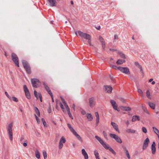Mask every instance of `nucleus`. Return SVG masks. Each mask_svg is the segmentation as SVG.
Instances as JSON below:
<instances>
[{"label": "nucleus", "mask_w": 159, "mask_h": 159, "mask_svg": "<svg viewBox=\"0 0 159 159\" xmlns=\"http://www.w3.org/2000/svg\"><path fill=\"white\" fill-rule=\"evenodd\" d=\"M95 116L96 117V119H97V118L99 119V114H98V112H96L95 113Z\"/></svg>", "instance_id": "nucleus-48"}, {"label": "nucleus", "mask_w": 159, "mask_h": 159, "mask_svg": "<svg viewBox=\"0 0 159 159\" xmlns=\"http://www.w3.org/2000/svg\"><path fill=\"white\" fill-rule=\"evenodd\" d=\"M114 39H118V37L117 35L116 34H115L114 36Z\"/></svg>", "instance_id": "nucleus-55"}, {"label": "nucleus", "mask_w": 159, "mask_h": 159, "mask_svg": "<svg viewBox=\"0 0 159 159\" xmlns=\"http://www.w3.org/2000/svg\"><path fill=\"white\" fill-rule=\"evenodd\" d=\"M119 70L123 73L129 75L130 72L129 69L127 67H120L119 68Z\"/></svg>", "instance_id": "nucleus-9"}, {"label": "nucleus", "mask_w": 159, "mask_h": 159, "mask_svg": "<svg viewBox=\"0 0 159 159\" xmlns=\"http://www.w3.org/2000/svg\"><path fill=\"white\" fill-rule=\"evenodd\" d=\"M126 124L127 125V126H128L129 124V122L128 120L126 122Z\"/></svg>", "instance_id": "nucleus-60"}, {"label": "nucleus", "mask_w": 159, "mask_h": 159, "mask_svg": "<svg viewBox=\"0 0 159 159\" xmlns=\"http://www.w3.org/2000/svg\"><path fill=\"white\" fill-rule=\"evenodd\" d=\"M137 120H140V118L139 116L135 115L133 116L132 120L133 122H135Z\"/></svg>", "instance_id": "nucleus-27"}, {"label": "nucleus", "mask_w": 159, "mask_h": 159, "mask_svg": "<svg viewBox=\"0 0 159 159\" xmlns=\"http://www.w3.org/2000/svg\"><path fill=\"white\" fill-rule=\"evenodd\" d=\"M69 116L72 119H73V118L71 114L69 115Z\"/></svg>", "instance_id": "nucleus-59"}, {"label": "nucleus", "mask_w": 159, "mask_h": 159, "mask_svg": "<svg viewBox=\"0 0 159 159\" xmlns=\"http://www.w3.org/2000/svg\"><path fill=\"white\" fill-rule=\"evenodd\" d=\"M34 110H35V112L37 113H38L39 112H40L39 110L38 109L37 107H35V108H34Z\"/></svg>", "instance_id": "nucleus-49"}, {"label": "nucleus", "mask_w": 159, "mask_h": 159, "mask_svg": "<svg viewBox=\"0 0 159 159\" xmlns=\"http://www.w3.org/2000/svg\"><path fill=\"white\" fill-rule=\"evenodd\" d=\"M72 108H73V110L75 111V104H73V105Z\"/></svg>", "instance_id": "nucleus-56"}, {"label": "nucleus", "mask_w": 159, "mask_h": 159, "mask_svg": "<svg viewBox=\"0 0 159 159\" xmlns=\"http://www.w3.org/2000/svg\"><path fill=\"white\" fill-rule=\"evenodd\" d=\"M41 120L43 122V123L44 126L45 127H47V123H46L45 120L43 118H42L41 119Z\"/></svg>", "instance_id": "nucleus-41"}, {"label": "nucleus", "mask_w": 159, "mask_h": 159, "mask_svg": "<svg viewBox=\"0 0 159 159\" xmlns=\"http://www.w3.org/2000/svg\"><path fill=\"white\" fill-rule=\"evenodd\" d=\"M27 141L26 140H25V142L23 143V145L24 146V147H26L27 145Z\"/></svg>", "instance_id": "nucleus-50"}, {"label": "nucleus", "mask_w": 159, "mask_h": 159, "mask_svg": "<svg viewBox=\"0 0 159 159\" xmlns=\"http://www.w3.org/2000/svg\"><path fill=\"white\" fill-rule=\"evenodd\" d=\"M110 67L113 68H114V69L119 70V68H120V67H117L116 66V65H111L110 66Z\"/></svg>", "instance_id": "nucleus-42"}, {"label": "nucleus", "mask_w": 159, "mask_h": 159, "mask_svg": "<svg viewBox=\"0 0 159 159\" xmlns=\"http://www.w3.org/2000/svg\"><path fill=\"white\" fill-rule=\"evenodd\" d=\"M142 131L145 133H146L147 132V130L145 127H143L142 128Z\"/></svg>", "instance_id": "nucleus-46"}, {"label": "nucleus", "mask_w": 159, "mask_h": 159, "mask_svg": "<svg viewBox=\"0 0 159 159\" xmlns=\"http://www.w3.org/2000/svg\"><path fill=\"white\" fill-rule=\"evenodd\" d=\"M23 89L25 93V95L27 98L30 99L31 98L29 90L25 85L23 86Z\"/></svg>", "instance_id": "nucleus-10"}, {"label": "nucleus", "mask_w": 159, "mask_h": 159, "mask_svg": "<svg viewBox=\"0 0 159 159\" xmlns=\"http://www.w3.org/2000/svg\"><path fill=\"white\" fill-rule=\"evenodd\" d=\"M94 153L97 159H100L99 154L97 150H95L94 152Z\"/></svg>", "instance_id": "nucleus-34"}, {"label": "nucleus", "mask_w": 159, "mask_h": 159, "mask_svg": "<svg viewBox=\"0 0 159 159\" xmlns=\"http://www.w3.org/2000/svg\"><path fill=\"white\" fill-rule=\"evenodd\" d=\"M35 153V157L38 159H39L40 157V152L39 150L37 149H36L34 150Z\"/></svg>", "instance_id": "nucleus-21"}, {"label": "nucleus", "mask_w": 159, "mask_h": 159, "mask_svg": "<svg viewBox=\"0 0 159 159\" xmlns=\"http://www.w3.org/2000/svg\"><path fill=\"white\" fill-rule=\"evenodd\" d=\"M120 108L121 110H124L126 111H130L131 110V108L129 107H124L123 106H121L120 107Z\"/></svg>", "instance_id": "nucleus-29"}, {"label": "nucleus", "mask_w": 159, "mask_h": 159, "mask_svg": "<svg viewBox=\"0 0 159 159\" xmlns=\"http://www.w3.org/2000/svg\"><path fill=\"white\" fill-rule=\"evenodd\" d=\"M156 143L154 142H153L151 145L152 152L153 154H155L156 151Z\"/></svg>", "instance_id": "nucleus-18"}, {"label": "nucleus", "mask_w": 159, "mask_h": 159, "mask_svg": "<svg viewBox=\"0 0 159 159\" xmlns=\"http://www.w3.org/2000/svg\"><path fill=\"white\" fill-rule=\"evenodd\" d=\"M95 137L104 148L106 149H108L114 155L116 154V153L115 151L108 144L106 143L100 137L97 136H95Z\"/></svg>", "instance_id": "nucleus-2"}, {"label": "nucleus", "mask_w": 159, "mask_h": 159, "mask_svg": "<svg viewBox=\"0 0 159 159\" xmlns=\"http://www.w3.org/2000/svg\"><path fill=\"white\" fill-rule=\"evenodd\" d=\"M43 84L44 86V87L48 92V93L50 94L51 96H52V93L51 91L49 89V87L46 85V84L44 82L43 83Z\"/></svg>", "instance_id": "nucleus-17"}, {"label": "nucleus", "mask_w": 159, "mask_h": 159, "mask_svg": "<svg viewBox=\"0 0 159 159\" xmlns=\"http://www.w3.org/2000/svg\"><path fill=\"white\" fill-rule=\"evenodd\" d=\"M63 104H64L65 106V107L68 106L67 104L66 103V102H65Z\"/></svg>", "instance_id": "nucleus-61"}, {"label": "nucleus", "mask_w": 159, "mask_h": 159, "mask_svg": "<svg viewBox=\"0 0 159 159\" xmlns=\"http://www.w3.org/2000/svg\"><path fill=\"white\" fill-rule=\"evenodd\" d=\"M99 40L102 43V45L103 49L104 51L105 50V43L104 39L101 36H99Z\"/></svg>", "instance_id": "nucleus-16"}, {"label": "nucleus", "mask_w": 159, "mask_h": 159, "mask_svg": "<svg viewBox=\"0 0 159 159\" xmlns=\"http://www.w3.org/2000/svg\"><path fill=\"white\" fill-rule=\"evenodd\" d=\"M48 2L51 7H54L56 6L57 2L56 0H48Z\"/></svg>", "instance_id": "nucleus-15"}, {"label": "nucleus", "mask_w": 159, "mask_h": 159, "mask_svg": "<svg viewBox=\"0 0 159 159\" xmlns=\"http://www.w3.org/2000/svg\"><path fill=\"white\" fill-rule=\"evenodd\" d=\"M63 104H64L65 106V107L68 106L67 104L66 103V102H65Z\"/></svg>", "instance_id": "nucleus-62"}, {"label": "nucleus", "mask_w": 159, "mask_h": 159, "mask_svg": "<svg viewBox=\"0 0 159 159\" xmlns=\"http://www.w3.org/2000/svg\"><path fill=\"white\" fill-rule=\"evenodd\" d=\"M117 53L120 55L121 58L124 59H125L126 58L125 55L122 52L119 51Z\"/></svg>", "instance_id": "nucleus-33"}, {"label": "nucleus", "mask_w": 159, "mask_h": 159, "mask_svg": "<svg viewBox=\"0 0 159 159\" xmlns=\"http://www.w3.org/2000/svg\"><path fill=\"white\" fill-rule=\"evenodd\" d=\"M74 135L78 139L80 142H82L83 140L80 137V136L77 134L76 132L75 131L73 133Z\"/></svg>", "instance_id": "nucleus-24"}, {"label": "nucleus", "mask_w": 159, "mask_h": 159, "mask_svg": "<svg viewBox=\"0 0 159 159\" xmlns=\"http://www.w3.org/2000/svg\"><path fill=\"white\" fill-rule=\"evenodd\" d=\"M105 88V91L106 92L109 93H111L112 92V88L108 85H105L104 86Z\"/></svg>", "instance_id": "nucleus-13"}, {"label": "nucleus", "mask_w": 159, "mask_h": 159, "mask_svg": "<svg viewBox=\"0 0 159 159\" xmlns=\"http://www.w3.org/2000/svg\"><path fill=\"white\" fill-rule=\"evenodd\" d=\"M67 125L70 131L72 132V133L75 131V130L72 127V126H71V125L70 124H68Z\"/></svg>", "instance_id": "nucleus-35"}, {"label": "nucleus", "mask_w": 159, "mask_h": 159, "mask_svg": "<svg viewBox=\"0 0 159 159\" xmlns=\"http://www.w3.org/2000/svg\"><path fill=\"white\" fill-rule=\"evenodd\" d=\"M123 148L124 149V152L125 153V155H126L128 159H130V157L129 155V153L127 149V148L126 147H124Z\"/></svg>", "instance_id": "nucleus-25"}, {"label": "nucleus", "mask_w": 159, "mask_h": 159, "mask_svg": "<svg viewBox=\"0 0 159 159\" xmlns=\"http://www.w3.org/2000/svg\"><path fill=\"white\" fill-rule=\"evenodd\" d=\"M24 68L26 70V71L29 74H30L31 71L30 68V67L29 65H28V66H26L24 67Z\"/></svg>", "instance_id": "nucleus-28"}, {"label": "nucleus", "mask_w": 159, "mask_h": 159, "mask_svg": "<svg viewBox=\"0 0 159 159\" xmlns=\"http://www.w3.org/2000/svg\"><path fill=\"white\" fill-rule=\"evenodd\" d=\"M81 113L83 115H85L86 113L85 111L84 110H82L81 111Z\"/></svg>", "instance_id": "nucleus-53"}, {"label": "nucleus", "mask_w": 159, "mask_h": 159, "mask_svg": "<svg viewBox=\"0 0 159 159\" xmlns=\"http://www.w3.org/2000/svg\"><path fill=\"white\" fill-rule=\"evenodd\" d=\"M125 60H122L121 59H119L116 62V63L117 65H121L123 63L125 62Z\"/></svg>", "instance_id": "nucleus-32"}, {"label": "nucleus", "mask_w": 159, "mask_h": 159, "mask_svg": "<svg viewBox=\"0 0 159 159\" xmlns=\"http://www.w3.org/2000/svg\"><path fill=\"white\" fill-rule=\"evenodd\" d=\"M110 50L111 51H116V49H111V48H110Z\"/></svg>", "instance_id": "nucleus-64"}, {"label": "nucleus", "mask_w": 159, "mask_h": 159, "mask_svg": "<svg viewBox=\"0 0 159 159\" xmlns=\"http://www.w3.org/2000/svg\"><path fill=\"white\" fill-rule=\"evenodd\" d=\"M31 83L33 86L34 88H37L40 85L39 81L37 79H32L31 80Z\"/></svg>", "instance_id": "nucleus-6"}, {"label": "nucleus", "mask_w": 159, "mask_h": 159, "mask_svg": "<svg viewBox=\"0 0 159 159\" xmlns=\"http://www.w3.org/2000/svg\"><path fill=\"white\" fill-rule=\"evenodd\" d=\"M36 120L38 124H39L40 123V121L39 119V118H38V119H37Z\"/></svg>", "instance_id": "nucleus-57"}, {"label": "nucleus", "mask_w": 159, "mask_h": 159, "mask_svg": "<svg viewBox=\"0 0 159 159\" xmlns=\"http://www.w3.org/2000/svg\"><path fill=\"white\" fill-rule=\"evenodd\" d=\"M146 96L148 98L150 99V93L149 90H147L146 91Z\"/></svg>", "instance_id": "nucleus-38"}, {"label": "nucleus", "mask_w": 159, "mask_h": 159, "mask_svg": "<svg viewBox=\"0 0 159 159\" xmlns=\"http://www.w3.org/2000/svg\"><path fill=\"white\" fill-rule=\"evenodd\" d=\"M95 137L104 148L106 149H108L114 155L116 154V153L115 151L108 144L106 143L100 137L97 136H95Z\"/></svg>", "instance_id": "nucleus-1"}, {"label": "nucleus", "mask_w": 159, "mask_h": 159, "mask_svg": "<svg viewBox=\"0 0 159 159\" xmlns=\"http://www.w3.org/2000/svg\"><path fill=\"white\" fill-rule=\"evenodd\" d=\"M138 92L140 94L141 96L142 97L143 96V93L142 90L140 89H138Z\"/></svg>", "instance_id": "nucleus-40"}, {"label": "nucleus", "mask_w": 159, "mask_h": 159, "mask_svg": "<svg viewBox=\"0 0 159 159\" xmlns=\"http://www.w3.org/2000/svg\"><path fill=\"white\" fill-rule=\"evenodd\" d=\"M111 124L112 126L114 128L116 131H117L118 133H120V131H119V129H118V125H117L115 122H111Z\"/></svg>", "instance_id": "nucleus-19"}, {"label": "nucleus", "mask_w": 159, "mask_h": 159, "mask_svg": "<svg viewBox=\"0 0 159 159\" xmlns=\"http://www.w3.org/2000/svg\"><path fill=\"white\" fill-rule=\"evenodd\" d=\"M60 107L61 108L62 111L63 112H64L65 111V108H64L62 104V103H61V102L60 103Z\"/></svg>", "instance_id": "nucleus-44"}, {"label": "nucleus", "mask_w": 159, "mask_h": 159, "mask_svg": "<svg viewBox=\"0 0 159 159\" xmlns=\"http://www.w3.org/2000/svg\"><path fill=\"white\" fill-rule=\"evenodd\" d=\"M135 65L136 66L140 69V71L143 74V72L141 66L137 62H135Z\"/></svg>", "instance_id": "nucleus-22"}, {"label": "nucleus", "mask_w": 159, "mask_h": 159, "mask_svg": "<svg viewBox=\"0 0 159 159\" xmlns=\"http://www.w3.org/2000/svg\"><path fill=\"white\" fill-rule=\"evenodd\" d=\"M34 94L36 98L37 99H38V95L37 93L36 90L34 91Z\"/></svg>", "instance_id": "nucleus-45"}, {"label": "nucleus", "mask_w": 159, "mask_h": 159, "mask_svg": "<svg viewBox=\"0 0 159 159\" xmlns=\"http://www.w3.org/2000/svg\"><path fill=\"white\" fill-rule=\"evenodd\" d=\"M42 153L44 159H46L47 157L46 152L45 150H43Z\"/></svg>", "instance_id": "nucleus-37"}, {"label": "nucleus", "mask_w": 159, "mask_h": 159, "mask_svg": "<svg viewBox=\"0 0 159 159\" xmlns=\"http://www.w3.org/2000/svg\"><path fill=\"white\" fill-rule=\"evenodd\" d=\"M78 33L79 34V35L81 38L88 40V42L90 46L91 45V37L89 34L85 33H84L80 30L78 31Z\"/></svg>", "instance_id": "nucleus-4"}, {"label": "nucleus", "mask_w": 159, "mask_h": 159, "mask_svg": "<svg viewBox=\"0 0 159 159\" xmlns=\"http://www.w3.org/2000/svg\"><path fill=\"white\" fill-rule=\"evenodd\" d=\"M66 142V140L65 138L63 136L62 137L59 143L58 148L59 149H61L62 148L63 146V143H65Z\"/></svg>", "instance_id": "nucleus-11"}, {"label": "nucleus", "mask_w": 159, "mask_h": 159, "mask_svg": "<svg viewBox=\"0 0 159 159\" xmlns=\"http://www.w3.org/2000/svg\"><path fill=\"white\" fill-rule=\"evenodd\" d=\"M89 105L91 107H94L96 103V99L94 98H90L89 99Z\"/></svg>", "instance_id": "nucleus-12"}, {"label": "nucleus", "mask_w": 159, "mask_h": 159, "mask_svg": "<svg viewBox=\"0 0 159 159\" xmlns=\"http://www.w3.org/2000/svg\"><path fill=\"white\" fill-rule=\"evenodd\" d=\"M149 142V140L148 138H147L144 141L143 146V150L145 149L147 147Z\"/></svg>", "instance_id": "nucleus-14"}, {"label": "nucleus", "mask_w": 159, "mask_h": 159, "mask_svg": "<svg viewBox=\"0 0 159 159\" xmlns=\"http://www.w3.org/2000/svg\"><path fill=\"white\" fill-rule=\"evenodd\" d=\"M24 137L23 136H22L21 137L20 139V141L21 143L24 140Z\"/></svg>", "instance_id": "nucleus-52"}, {"label": "nucleus", "mask_w": 159, "mask_h": 159, "mask_svg": "<svg viewBox=\"0 0 159 159\" xmlns=\"http://www.w3.org/2000/svg\"><path fill=\"white\" fill-rule=\"evenodd\" d=\"M126 131L128 133L134 134L136 133V131L130 129H128L126 130Z\"/></svg>", "instance_id": "nucleus-30"}, {"label": "nucleus", "mask_w": 159, "mask_h": 159, "mask_svg": "<svg viewBox=\"0 0 159 159\" xmlns=\"http://www.w3.org/2000/svg\"><path fill=\"white\" fill-rule=\"evenodd\" d=\"M13 100L15 102H18V99L16 97H12Z\"/></svg>", "instance_id": "nucleus-43"}, {"label": "nucleus", "mask_w": 159, "mask_h": 159, "mask_svg": "<svg viewBox=\"0 0 159 159\" xmlns=\"http://www.w3.org/2000/svg\"><path fill=\"white\" fill-rule=\"evenodd\" d=\"M38 95H39V98L40 101L41 102H42V95H41V93H39Z\"/></svg>", "instance_id": "nucleus-47"}, {"label": "nucleus", "mask_w": 159, "mask_h": 159, "mask_svg": "<svg viewBox=\"0 0 159 159\" xmlns=\"http://www.w3.org/2000/svg\"><path fill=\"white\" fill-rule=\"evenodd\" d=\"M99 119L97 118L96 119V125H98L99 122Z\"/></svg>", "instance_id": "nucleus-54"}, {"label": "nucleus", "mask_w": 159, "mask_h": 159, "mask_svg": "<svg viewBox=\"0 0 159 159\" xmlns=\"http://www.w3.org/2000/svg\"><path fill=\"white\" fill-rule=\"evenodd\" d=\"M148 104L149 107L152 109H155V104L152 102H148Z\"/></svg>", "instance_id": "nucleus-26"}, {"label": "nucleus", "mask_w": 159, "mask_h": 159, "mask_svg": "<svg viewBox=\"0 0 159 159\" xmlns=\"http://www.w3.org/2000/svg\"><path fill=\"white\" fill-rule=\"evenodd\" d=\"M12 59L15 64L17 67H19L18 62V58L17 55L14 53H12L11 54Z\"/></svg>", "instance_id": "nucleus-7"}, {"label": "nucleus", "mask_w": 159, "mask_h": 159, "mask_svg": "<svg viewBox=\"0 0 159 159\" xmlns=\"http://www.w3.org/2000/svg\"><path fill=\"white\" fill-rule=\"evenodd\" d=\"M22 63L24 67L29 65L27 61L25 60H23L22 61Z\"/></svg>", "instance_id": "nucleus-39"}, {"label": "nucleus", "mask_w": 159, "mask_h": 159, "mask_svg": "<svg viewBox=\"0 0 159 159\" xmlns=\"http://www.w3.org/2000/svg\"><path fill=\"white\" fill-rule=\"evenodd\" d=\"M13 127V123L11 122L10 123L7 128V131L9 134V136L11 141H12L13 139L12 137V128Z\"/></svg>", "instance_id": "nucleus-5"}, {"label": "nucleus", "mask_w": 159, "mask_h": 159, "mask_svg": "<svg viewBox=\"0 0 159 159\" xmlns=\"http://www.w3.org/2000/svg\"><path fill=\"white\" fill-rule=\"evenodd\" d=\"M153 129L154 132L157 134H159V130L156 127H153Z\"/></svg>", "instance_id": "nucleus-36"}, {"label": "nucleus", "mask_w": 159, "mask_h": 159, "mask_svg": "<svg viewBox=\"0 0 159 159\" xmlns=\"http://www.w3.org/2000/svg\"><path fill=\"white\" fill-rule=\"evenodd\" d=\"M110 102L112 105L113 108L115 110H117V105L116 103V102L112 100H111Z\"/></svg>", "instance_id": "nucleus-20"}, {"label": "nucleus", "mask_w": 159, "mask_h": 159, "mask_svg": "<svg viewBox=\"0 0 159 159\" xmlns=\"http://www.w3.org/2000/svg\"><path fill=\"white\" fill-rule=\"evenodd\" d=\"M95 137L104 148L106 149H108L114 155L116 154V153L115 151L108 144L106 143L100 137L97 136H95Z\"/></svg>", "instance_id": "nucleus-3"}, {"label": "nucleus", "mask_w": 159, "mask_h": 159, "mask_svg": "<svg viewBox=\"0 0 159 159\" xmlns=\"http://www.w3.org/2000/svg\"><path fill=\"white\" fill-rule=\"evenodd\" d=\"M82 153L84 156L85 159H88V156L84 149H83L82 150Z\"/></svg>", "instance_id": "nucleus-23"}, {"label": "nucleus", "mask_w": 159, "mask_h": 159, "mask_svg": "<svg viewBox=\"0 0 159 159\" xmlns=\"http://www.w3.org/2000/svg\"><path fill=\"white\" fill-rule=\"evenodd\" d=\"M86 116L89 121H92L93 119V117L90 113H87L86 115Z\"/></svg>", "instance_id": "nucleus-31"}, {"label": "nucleus", "mask_w": 159, "mask_h": 159, "mask_svg": "<svg viewBox=\"0 0 159 159\" xmlns=\"http://www.w3.org/2000/svg\"><path fill=\"white\" fill-rule=\"evenodd\" d=\"M110 137L112 139H114L118 143H122V141L121 139L117 135L115 134H110Z\"/></svg>", "instance_id": "nucleus-8"}, {"label": "nucleus", "mask_w": 159, "mask_h": 159, "mask_svg": "<svg viewBox=\"0 0 159 159\" xmlns=\"http://www.w3.org/2000/svg\"><path fill=\"white\" fill-rule=\"evenodd\" d=\"M69 116L72 119H73V118L71 114L69 115Z\"/></svg>", "instance_id": "nucleus-58"}, {"label": "nucleus", "mask_w": 159, "mask_h": 159, "mask_svg": "<svg viewBox=\"0 0 159 159\" xmlns=\"http://www.w3.org/2000/svg\"><path fill=\"white\" fill-rule=\"evenodd\" d=\"M5 93L7 97L9 96V95L7 93V92H5Z\"/></svg>", "instance_id": "nucleus-63"}, {"label": "nucleus", "mask_w": 159, "mask_h": 159, "mask_svg": "<svg viewBox=\"0 0 159 159\" xmlns=\"http://www.w3.org/2000/svg\"><path fill=\"white\" fill-rule=\"evenodd\" d=\"M103 134L104 135V137L106 138L107 139V134L105 132V131H103Z\"/></svg>", "instance_id": "nucleus-51"}]
</instances>
